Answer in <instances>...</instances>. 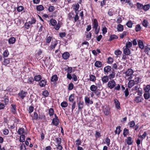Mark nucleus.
<instances>
[{
	"label": "nucleus",
	"mask_w": 150,
	"mask_h": 150,
	"mask_svg": "<svg viewBox=\"0 0 150 150\" xmlns=\"http://www.w3.org/2000/svg\"><path fill=\"white\" fill-rule=\"evenodd\" d=\"M76 143L75 145L76 146H79V145H81L82 143L81 141L79 138L77 139L76 140Z\"/></svg>",
	"instance_id": "obj_59"
},
{
	"label": "nucleus",
	"mask_w": 150,
	"mask_h": 150,
	"mask_svg": "<svg viewBox=\"0 0 150 150\" xmlns=\"http://www.w3.org/2000/svg\"><path fill=\"white\" fill-rule=\"evenodd\" d=\"M143 90L144 92H149L150 91V84L144 85Z\"/></svg>",
	"instance_id": "obj_16"
},
{
	"label": "nucleus",
	"mask_w": 150,
	"mask_h": 150,
	"mask_svg": "<svg viewBox=\"0 0 150 150\" xmlns=\"http://www.w3.org/2000/svg\"><path fill=\"white\" fill-rule=\"evenodd\" d=\"M110 108L109 106H104L103 108V111L105 115H108L109 114Z\"/></svg>",
	"instance_id": "obj_6"
},
{
	"label": "nucleus",
	"mask_w": 150,
	"mask_h": 150,
	"mask_svg": "<svg viewBox=\"0 0 150 150\" xmlns=\"http://www.w3.org/2000/svg\"><path fill=\"white\" fill-rule=\"evenodd\" d=\"M134 72L133 70L131 68L128 69L125 72V74L126 76H130L128 78V79H132V75L133 74Z\"/></svg>",
	"instance_id": "obj_4"
},
{
	"label": "nucleus",
	"mask_w": 150,
	"mask_h": 150,
	"mask_svg": "<svg viewBox=\"0 0 150 150\" xmlns=\"http://www.w3.org/2000/svg\"><path fill=\"white\" fill-rule=\"evenodd\" d=\"M126 24L128 28H131L132 27L133 23L130 20L128 21V22L126 23Z\"/></svg>",
	"instance_id": "obj_50"
},
{
	"label": "nucleus",
	"mask_w": 150,
	"mask_h": 150,
	"mask_svg": "<svg viewBox=\"0 0 150 150\" xmlns=\"http://www.w3.org/2000/svg\"><path fill=\"white\" fill-rule=\"evenodd\" d=\"M58 79V77L57 75L55 74L53 76L51 77L50 79V81L51 82H56Z\"/></svg>",
	"instance_id": "obj_29"
},
{
	"label": "nucleus",
	"mask_w": 150,
	"mask_h": 150,
	"mask_svg": "<svg viewBox=\"0 0 150 150\" xmlns=\"http://www.w3.org/2000/svg\"><path fill=\"white\" fill-rule=\"evenodd\" d=\"M113 59L111 57H109L108 58L107 63L108 64H112L113 62Z\"/></svg>",
	"instance_id": "obj_54"
},
{
	"label": "nucleus",
	"mask_w": 150,
	"mask_h": 150,
	"mask_svg": "<svg viewBox=\"0 0 150 150\" xmlns=\"http://www.w3.org/2000/svg\"><path fill=\"white\" fill-rule=\"evenodd\" d=\"M16 41V39L13 37H11L8 40V42L9 44H13L15 43Z\"/></svg>",
	"instance_id": "obj_28"
},
{
	"label": "nucleus",
	"mask_w": 150,
	"mask_h": 150,
	"mask_svg": "<svg viewBox=\"0 0 150 150\" xmlns=\"http://www.w3.org/2000/svg\"><path fill=\"white\" fill-rule=\"evenodd\" d=\"M108 76H104L102 78L101 80L103 83H106L108 81L109 78Z\"/></svg>",
	"instance_id": "obj_20"
},
{
	"label": "nucleus",
	"mask_w": 150,
	"mask_h": 150,
	"mask_svg": "<svg viewBox=\"0 0 150 150\" xmlns=\"http://www.w3.org/2000/svg\"><path fill=\"white\" fill-rule=\"evenodd\" d=\"M116 85V82L115 81L112 79L109 81L107 84L108 87L110 89H112L114 88Z\"/></svg>",
	"instance_id": "obj_5"
},
{
	"label": "nucleus",
	"mask_w": 150,
	"mask_h": 150,
	"mask_svg": "<svg viewBox=\"0 0 150 150\" xmlns=\"http://www.w3.org/2000/svg\"><path fill=\"white\" fill-rule=\"evenodd\" d=\"M141 78L139 77H135L134 81L136 84L139 83L140 82Z\"/></svg>",
	"instance_id": "obj_55"
},
{
	"label": "nucleus",
	"mask_w": 150,
	"mask_h": 150,
	"mask_svg": "<svg viewBox=\"0 0 150 150\" xmlns=\"http://www.w3.org/2000/svg\"><path fill=\"white\" fill-rule=\"evenodd\" d=\"M127 144L129 145H131L133 142L132 140V138L131 137H128L127 138V139L126 141Z\"/></svg>",
	"instance_id": "obj_26"
},
{
	"label": "nucleus",
	"mask_w": 150,
	"mask_h": 150,
	"mask_svg": "<svg viewBox=\"0 0 150 150\" xmlns=\"http://www.w3.org/2000/svg\"><path fill=\"white\" fill-rule=\"evenodd\" d=\"M25 135L22 134L20 137L19 141L20 142H24L25 140Z\"/></svg>",
	"instance_id": "obj_56"
},
{
	"label": "nucleus",
	"mask_w": 150,
	"mask_h": 150,
	"mask_svg": "<svg viewBox=\"0 0 150 150\" xmlns=\"http://www.w3.org/2000/svg\"><path fill=\"white\" fill-rule=\"evenodd\" d=\"M58 44V41L57 40H54V41H52L49 47L50 49H54Z\"/></svg>",
	"instance_id": "obj_12"
},
{
	"label": "nucleus",
	"mask_w": 150,
	"mask_h": 150,
	"mask_svg": "<svg viewBox=\"0 0 150 150\" xmlns=\"http://www.w3.org/2000/svg\"><path fill=\"white\" fill-rule=\"evenodd\" d=\"M11 103L10 108V111L13 114H16L17 113L16 106L14 102L13 101H11L10 102Z\"/></svg>",
	"instance_id": "obj_3"
},
{
	"label": "nucleus",
	"mask_w": 150,
	"mask_h": 150,
	"mask_svg": "<svg viewBox=\"0 0 150 150\" xmlns=\"http://www.w3.org/2000/svg\"><path fill=\"white\" fill-rule=\"evenodd\" d=\"M129 130L125 128L124 129L123 132V135L124 137H126L127 135L129 133Z\"/></svg>",
	"instance_id": "obj_46"
},
{
	"label": "nucleus",
	"mask_w": 150,
	"mask_h": 150,
	"mask_svg": "<svg viewBox=\"0 0 150 150\" xmlns=\"http://www.w3.org/2000/svg\"><path fill=\"white\" fill-rule=\"evenodd\" d=\"M117 31L119 32H122L124 29L123 25L119 24L117 26Z\"/></svg>",
	"instance_id": "obj_33"
},
{
	"label": "nucleus",
	"mask_w": 150,
	"mask_h": 150,
	"mask_svg": "<svg viewBox=\"0 0 150 150\" xmlns=\"http://www.w3.org/2000/svg\"><path fill=\"white\" fill-rule=\"evenodd\" d=\"M143 96L145 99L148 100L150 98V93L149 92H144Z\"/></svg>",
	"instance_id": "obj_25"
},
{
	"label": "nucleus",
	"mask_w": 150,
	"mask_h": 150,
	"mask_svg": "<svg viewBox=\"0 0 150 150\" xmlns=\"http://www.w3.org/2000/svg\"><path fill=\"white\" fill-rule=\"evenodd\" d=\"M31 116L32 117V120H42L43 119H46V116L44 115H38V113L36 112H34L33 113V115L32 116L31 115Z\"/></svg>",
	"instance_id": "obj_1"
},
{
	"label": "nucleus",
	"mask_w": 150,
	"mask_h": 150,
	"mask_svg": "<svg viewBox=\"0 0 150 150\" xmlns=\"http://www.w3.org/2000/svg\"><path fill=\"white\" fill-rule=\"evenodd\" d=\"M132 46V42L130 41H127L126 44L125 46L124 47H125L127 48H130Z\"/></svg>",
	"instance_id": "obj_37"
},
{
	"label": "nucleus",
	"mask_w": 150,
	"mask_h": 150,
	"mask_svg": "<svg viewBox=\"0 0 150 150\" xmlns=\"http://www.w3.org/2000/svg\"><path fill=\"white\" fill-rule=\"evenodd\" d=\"M141 27L139 24H137L136 26L135 30L136 32H138L140 30Z\"/></svg>",
	"instance_id": "obj_57"
},
{
	"label": "nucleus",
	"mask_w": 150,
	"mask_h": 150,
	"mask_svg": "<svg viewBox=\"0 0 150 150\" xmlns=\"http://www.w3.org/2000/svg\"><path fill=\"white\" fill-rule=\"evenodd\" d=\"M78 109L81 110L84 106V102L83 101H79L78 103Z\"/></svg>",
	"instance_id": "obj_24"
},
{
	"label": "nucleus",
	"mask_w": 150,
	"mask_h": 150,
	"mask_svg": "<svg viewBox=\"0 0 150 150\" xmlns=\"http://www.w3.org/2000/svg\"><path fill=\"white\" fill-rule=\"evenodd\" d=\"M94 65L95 67L98 68H100L103 66L102 63L99 61H96L95 62Z\"/></svg>",
	"instance_id": "obj_17"
},
{
	"label": "nucleus",
	"mask_w": 150,
	"mask_h": 150,
	"mask_svg": "<svg viewBox=\"0 0 150 150\" xmlns=\"http://www.w3.org/2000/svg\"><path fill=\"white\" fill-rule=\"evenodd\" d=\"M115 73L113 70L111 71V73L108 76L110 80H112V79L115 77Z\"/></svg>",
	"instance_id": "obj_15"
},
{
	"label": "nucleus",
	"mask_w": 150,
	"mask_h": 150,
	"mask_svg": "<svg viewBox=\"0 0 150 150\" xmlns=\"http://www.w3.org/2000/svg\"><path fill=\"white\" fill-rule=\"evenodd\" d=\"M144 51L145 52L147 55L149 54V53L150 52V48L147 47L145 46L144 48Z\"/></svg>",
	"instance_id": "obj_45"
},
{
	"label": "nucleus",
	"mask_w": 150,
	"mask_h": 150,
	"mask_svg": "<svg viewBox=\"0 0 150 150\" xmlns=\"http://www.w3.org/2000/svg\"><path fill=\"white\" fill-rule=\"evenodd\" d=\"M47 82L45 80H42L40 81L39 83L40 86L41 87L45 86Z\"/></svg>",
	"instance_id": "obj_18"
},
{
	"label": "nucleus",
	"mask_w": 150,
	"mask_h": 150,
	"mask_svg": "<svg viewBox=\"0 0 150 150\" xmlns=\"http://www.w3.org/2000/svg\"><path fill=\"white\" fill-rule=\"evenodd\" d=\"M9 54V53L8 50L7 49L5 50L3 52V55L4 57H7Z\"/></svg>",
	"instance_id": "obj_62"
},
{
	"label": "nucleus",
	"mask_w": 150,
	"mask_h": 150,
	"mask_svg": "<svg viewBox=\"0 0 150 150\" xmlns=\"http://www.w3.org/2000/svg\"><path fill=\"white\" fill-rule=\"evenodd\" d=\"M123 52L125 54L127 55H129L131 54V51L129 48L123 47Z\"/></svg>",
	"instance_id": "obj_8"
},
{
	"label": "nucleus",
	"mask_w": 150,
	"mask_h": 150,
	"mask_svg": "<svg viewBox=\"0 0 150 150\" xmlns=\"http://www.w3.org/2000/svg\"><path fill=\"white\" fill-rule=\"evenodd\" d=\"M50 22L51 25L52 26H54L57 24V21L53 18H52L50 20Z\"/></svg>",
	"instance_id": "obj_35"
},
{
	"label": "nucleus",
	"mask_w": 150,
	"mask_h": 150,
	"mask_svg": "<svg viewBox=\"0 0 150 150\" xmlns=\"http://www.w3.org/2000/svg\"><path fill=\"white\" fill-rule=\"evenodd\" d=\"M74 95V93H73L69 96V100L70 102L72 103L75 101Z\"/></svg>",
	"instance_id": "obj_22"
},
{
	"label": "nucleus",
	"mask_w": 150,
	"mask_h": 150,
	"mask_svg": "<svg viewBox=\"0 0 150 150\" xmlns=\"http://www.w3.org/2000/svg\"><path fill=\"white\" fill-rule=\"evenodd\" d=\"M31 25L30 22H26L24 24V26H25V28L26 29H28L30 28Z\"/></svg>",
	"instance_id": "obj_44"
},
{
	"label": "nucleus",
	"mask_w": 150,
	"mask_h": 150,
	"mask_svg": "<svg viewBox=\"0 0 150 150\" xmlns=\"http://www.w3.org/2000/svg\"><path fill=\"white\" fill-rule=\"evenodd\" d=\"M70 57V54L68 52H65L62 54V58L64 60H67Z\"/></svg>",
	"instance_id": "obj_13"
},
{
	"label": "nucleus",
	"mask_w": 150,
	"mask_h": 150,
	"mask_svg": "<svg viewBox=\"0 0 150 150\" xmlns=\"http://www.w3.org/2000/svg\"><path fill=\"white\" fill-rule=\"evenodd\" d=\"M148 23L147 20L144 19L143 20L142 22V24L143 25L145 28H147L148 25Z\"/></svg>",
	"instance_id": "obj_52"
},
{
	"label": "nucleus",
	"mask_w": 150,
	"mask_h": 150,
	"mask_svg": "<svg viewBox=\"0 0 150 150\" xmlns=\"http://www.w3.org/2000/svg\"><path fill=\"white\" fill-rule=\"evenodd\" d=\"M89 80L91 81H92V82H95L96 80V78L95 76L94 75L91 74H90L89 75Z\"/></svg>",
	"instance_id": "obj_27"
},
{
	"label": "nucleus",
	"mask_w": 150,
	"mask_h": 150,
	"mask_svg": "<svg viewBox=\"0 0 150 150\" xmlns=\"http://www.w3.org/2000/svg\"><path fill=\"white\" fill-rule=\"evenodd\" d=\"M121 127L120 126H118L116 128V130L115 131V133L116 134H120L121 132Z\"/></svg>",
	"instance_id": "obj_53"
},
{
	"label": "nucleus",
	"mask_w": 150,
	"mask_h": 150,
	"mask_svg": "<svg viewBox=\"0 0 150 150\" xmlns=\"http://www.w3.org/2000/svg\"><path fill=\"white\" fill-rule=\"evenodd\" d=\"M85 102L86 104L87 105H89V104H92L93 103V102L92 100H91L89 97L86 96L84 98Z\"/></svg>",
	"instance_id": "obj_10"
},
{
	"label": "nucleus",
	"mask_w": 150,
	"mask_h": 150,
	"mask_svg": "<svg viewBox=\"0 0 150 150\" xmlns=\"http://www.w3.org/2000/svg\"><path fill=\"white\" fill-rule=\"evenodd\" d=\"M34 107L32 106H30L29 107L28 110L30 114H31V113L33 112L34 110Z\"/></svg>",
	"instance_id": "obj_61"
},
{
	"label": "nucleus",
	"mask_w": 150,
	"mask_h": 150,
	"mask_svg": "<svg viewBox=\"0 0 150 150\" xmlns=\"http://www.w3.org/2000/svg\"><path fill=\"white\" fill-rule=\"evenodd\" d=\"M37 11H41L44 9V7L42 5H39L36 6V8Z\"/></svg>",
	"instance_id": "obj_43"
},
{
	"label": "nucleus",
	"mask_w": 150,
	"mask_h": 150,
	"mask_svg": "<svg viewBox=\"0 0 150 150\" xmlns=\"http://www.w3.org/2000/svg\"><path fill=\"white\" fill-rule=\"evenodd\" d=\"M111 68L110 66H107L104 68V72L105 74H108L111 70Z\"/></svg>",
	"instance_id": "obj_14"
},
{
	"label": "nucleus",
	"mask_w": 150,
	"mask_h": 150,
	"mask_svg": "<svg viewBox=\"0 0 150 150\" xmlns=\"http://www.w3.org/2000/svg\"><path fill=\"white\" fill-rule=\"evenodd\" d=\"M54 110L52 108H50L48 109V113L50 117H51L54 115Z\"/></svg>",
	"instance_id": "obj_40"
},
{
	"label": "nucleus",
	"mask_w": 150,
	"mask_h": 150,
	"mask_svg": "<svg viewBox=\"0 0 150 150\" xmlns=\"http://www.w3.org/2000/svg\"><path fill=\"white\" fill-rule=\"evenodd\" d=\"M68 105L67 103L65 101H63L61 103V106L62 108H66L68 106Z\"/></svg>",
	"instance_id": "obj_48"
},
{
	"label": "nucleus",
	"mask_w": 150,
	"mask_h": 150,
	"mask_svg": "<svg viewBox=\"0 0 150 150\" xmlns=\"http://www.w3.org/2000/svg\"><path fill=\"white\" fill-rule=\"evenodd\" d=\"M87 35H86V38L88 40H90L91 39L92 36V33L91 32L87 33Z\"/></svg>",
	"instance_id": "obj_60"
},
{
	"label": "nucleus",
	"mask_w": 150,
	"mask_h": 150,
	"mask_svg": "<svg viewBox=\"0 0 150 150\" xmlns=\"http://www.w3.org/2000/svg\"><path fill=\"white\" fill-rule=\"evenodd\" d=\"M27 93V92L22 90L18 93V96L21 98L23 99L25 97Z\"/></svg>",
	"instance_id": "obj_7"
},
{
	"label": "nucleus",
	"mask_w": 150,
	"mask_h": 150,
	"mask_svg": "<svg viewBox=\"0 0 150 150\" xmlns=\"http://www.w3.org/2000/svg\"><path fill=\"white\" fill-rule=\"evenodd\" d=\"M114 53L117 56L121 55L122 54V52L119 50H117L115 51Z\"/></svg>",
	"instance_id": "obj_58"
},
{
	"label": "nucleus",
	"mask_w": 150,
	"mask_h": 150,
	"mask_svg": "<svg viewBox=\"0 0 150 150\" xmlns=\"http://www.w3.org/2000/svg\"><path fill=\"white\" fill-rule=\"evenodd\" d=\"M143 100L142 97L140 96H137L134 98L133 100L134 102H135L137 103H141L142 101V100Z\"/></svg>",
	"instance_id": "obj_9"
},
{
	"label": "nucleus",
	"mask_w": 150,
	"mask_h": 150,
	"mask_svg": "<svg viewBox=\"0 0 150 150\" xmlns=\"http://www.w3.org/2000/svg\"><path fill=\"white\" fill-rule=\"evenodd\" d=\"M135 84L134 80H131L129 81L128 83V87L129 88H131Z\"/></svg>",
	"instance_id": "obj_23"
},
{
	"label": "nucleus",
	"mask_w": 150,
	"mask_h": 150,
	"mask_svg": "<svg viewBox=\"0 0 150 150\" xmlns=\"http://www.w3.org/2000/svg\"><path fill=\"white\" fill-rule=\"evenodd\" d=\"M98 87L97 86L92 85L90 87V90L91 91L94 93L97 96L100 95V92L97 90Z\"/></svg>",
	"instance_id": "obj_2"
},
{
	"label": "nucleus",
	"mask_w": 150,
	"mask_h": 150,
	"mask_svg": "<svg viewBox=\"0 0 150 150\" xmlns=\"http://www.w3.org/2000/svg\"><path fill=\"white\" fill-rule=\"evenodd\" d=\"M49 95V92L47 90H45L42 92V95L45 97L48 96Z\"/></svg>",
	"instance_id": "obj_63"
},
{
	"label": "nucleus",
	"mask_w": 150,
	"mask_h": 150,
	"mask_svg": "<svg viewBox=\"0 0 150 150\" xmlns=\"http://www.w3.org/2000/svg\"><path fill=\"white\" fill-rule=\"evenodd\" d=\"M138 42L139 47L142 50L144 49V45L143 41L141 40H139Z\"/></svg>",
	"instance_id": "obj_32"
},
{
	"label": "nucleus",
	"mask_w": 150,
	"mask_h": 150,
	"mask_svg": "<svg viewBox=\"0 0 150 150\" xmlns=\"http://www.w3.org/2000/svg\"><path fill=\"white\" fill-rule=\"evenodd\" d=\"M52 37L51 36H49L47 37L46 38V44H49L51 42Z\"/></svg>",
	"instance_id": "obj_47"
},
{
	"label": "nucleus",
	"mask_w": 150,
	"mask_h": 150,
	"mask_svg": "<svg viewBox=\"0 0 150 150\" xmlns=\"http://www.w3.org/2000/svg\"><path fill=\"white\" fill-rule=\"evenodd\" d=\"M93 28L98 27V22L96 18L94 19L92 22Z\"/></svg>",
	"instance_id": "obj_19"
},
{
	"label": "nucleus",
	"mask_w": 150,
	"mask_h": 150,
	"mask_svg": "<svg viewBox=\"0 0 150 150\" xmlns=\"http://www.w3.org/2000/svg\"><path fill=\"white\" fill-rule=\"evenodd\" d=\"M34 80V78L30 76L28 77L27 83L29 84H33Z\"/></svg>",
	"instance_id": "obj_30"
},
{
	"label": "nucleus",
	"mask_w": 150,
	"mask_h": 150,
	"mask_svg": "<svg viewBox=\"0 0 150 150\" xmlns=\"http://www.w3.org/2000/svg\"><path fill=\"white\" fill-rule=\"evenodd\" d=\"M128 33V32L126 31H123L122 33L120 34V38H123L126 36L127 34Z\"/></svg>",
	"instance_id": "obj_49"
},
{
	"label": "nucleus",
	"mask_w": 150,
	"mask_h": 150,
	"mask_svg": "<svg viewBox=\"0 0 150 150\" xmlns=\"http://www.w3.org/2000/svg\"><path fill=\"white\" fill-rule=\"evenodd\" d=\"M128 124L130 128H133L135 126V122L134 120L130 121L129 122Z\"/></svg>",
	"instance_id": "obj_42"
},
{
	"label": "nucleus",
	"mask_w": 150,
	"mask_h": 150,
	"mask_svg": "<svg viewBox=\"0 0 150 150\" xmlns=\"http://www.w3.org/2000/svg\"><path fill=\"white\" fill-rule=\"evenodd\" d=\"M3 62L4 64L6 66L9 63L10 60L8 59H5Z\"/></svg>",
	"instance_id": "obj_64"
},
{
	"label": "nucleus",
	"mask_w": 150,
	"mask_h": 150,
	"mask_svg": "<svg viewBox=\"0 0 150 150\" xmlns=\"http://www.w3.org/2000/svg\"><path fill=\"white\" fill-rule=\"evenodd\" d=\"M140 133V132H139V133L138 135V136L139 138H140L142 139H144L147 134L146 132V131L144 132V133L142 135H139V134Z\"/></svg>",
	"instance_id": "obj_34"
},
{
	"label": "nucleus",
	"mask_w": 150,
	"mask_h": 150,
	"mask_svg": "<svg viewBox=\"0 0 150 150\" xmlns=\"http://www.w3.org/2000/svg\"><path fill=\"white\" fill-rule=\"evenodd\" d=\"M109 37L110 38L108 40L110 41H111L115 39H117L118 38L117 35H111Z\"/></svg>",
	"instance_id": "obj_31"
},
{
	"label": "nucleus",
	"mask_w": 150,
	"mask_h": 150,
	"mask_svg": "<svg viewBox=\"0 0 150 150\" xmlns=\"http://www.w3.org/2000/svg\"><path fill=\"white\" fill-rule=\"evenodd\" d=\"M42 78V76L40 75H36L34 77V79L36 81H40Z\"/></svg>",
	"instance_id": "obj_36"
},
{
	"label": "nucleus",
	"mask_w": 150,
	"mask_h": 150,
	"mask_svg": "<svg viewBox=\"0 0 150 150\" xmlns=\"http://www.w3.org/2000/svg\"><path fill=\"white\" fill-rule=\"evenodd\" d=\"M114 100L115 104V107L118 110H121V108L120 107V103L118 100L117 99L115 98Z\"/></svg>",
	"instance_id": "obj_11"
},
{
	"label": "nucleus",
	"mask_w": 150,
	"mask_h": 150,
	"mask_svg": "<svg viewBox=\"0 0 150 150\" xmlns=\"http://www.w3.org/2000/svg\"><path fill=\"white\" fill-rule=\"evenodd\" d=\"M61 23L59 22L57 24L54 26V28L56 30H58L61 27Z\"/></svg>",
	"instance_id": "obj_51"
},
{
	"label": "nucleus",
	"mask_w": 150,
	"mask_h": 150,
	"mask_svg": "<svg viewBox=\"0 0 150 150\" xmlns=\"http://www.w3.org/2000/svg\"><path fill=\"white\" fill-rule=\"evenodd\" d=\"M25 130L23 128H19L18 130V133L19 135H22L24 132Z\"/></svg>",
	"instance_id": "obj_41"
},
{
	"label": "nucleus",
	"mask_w": 150,
	"mask_h": 150,
	"mask_svg": "<svg viewBox=\"0 0 150 150\" xmlns=\"http://www.w3.org/2000/svg\"><path fill=\"white\" fill-rule=\"evenodd\" d=\"M59 120H57V119H52V124L54 126H57L59 125Z\"/></svg>",
	"instance_id": "obj_21"
},
{
	"label": "nucleus",
	"mask_w": 150,
	"mask_h": 150,
	"mask_svg": "<svg viewBox=\"0 0 150 150\" xmlns=\"http://www.w3.org/2000/svg\"><path fill=\"white\" fill-rule=\"evenodd\" d=\"M136 6L139 10L143 9V5L142 4L139 2H137Z\"/></svg>",
	"instance_id": "obj_38"
},
{
	"label": "nucleus",
	"mask_w": 150,
	"mask_h": 150,
	"mask_svg": "<svg viewBox=\"0 0 150 150\" xmlns=\"http://www.w3.org/2000/svg\"><path fill=\"white\" fill-rule=\"evenodd\" d=\"M143 9L145 11H147L150 8L149 4H145L143 5Z\"/></svg>",
	"instance_id": "obj_39"
}]
</instances>
